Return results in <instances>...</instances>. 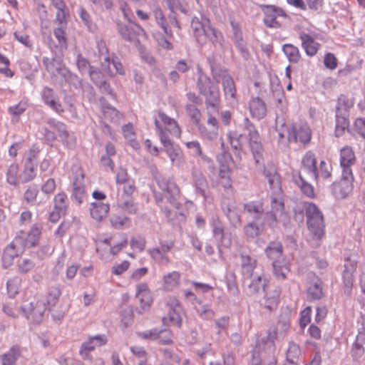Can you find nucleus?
<instances>
[{"label":"nucleus","mask_w":365,"mask_h":365,"mask_svg":"<svg viewBox=\"0 0 365 365\" xmlns=\"http://www.w3.org/2000/svg\"><path fill=\"white\" fill-rule=\"evenodd\" d=\"M264 175L267 178L272 194L271 198V210L279 215V221L282 222V225L287 228L290 224V217L287 212L284 211V202L282 198V188L280 177L277 174L275 168L270 165L265 168Z\"/></svg>","instance_id":"f257e3e1"},{"label":"nucleus","mask_w":365,"mask_h":365,"mask_svg":"<svg viewBox=\"0 0 365 365\" xmlns=\"http://www.w3.org/2000/svg\"><path fill=\"white\" fill-rule=\"evenodd\" d=\"M200 93L205 96L207 109L209 116L207 120L208 125L212 126V130L217 129L218 133L217 120L212 115V113L218 111L220 101V91L217 86L206 75L200 74L197 83Z\"/></svg>","instance_id":"f03ea898"},{"label":"nucleus","mask_w":365,"mask_h":365,"mask_svg":"<svg viewBox=\"0 0 365 365\" xmlns=\"http://www.w3.org/2000/svg\"><path fill=\"white\" fill-rule=\"evenodd\" d=\"M304 208L307 227L310 233L309 240L313 247H318L324 235L325 224L323 214L313 202H305Z\"/></svg>","instance_id":"7ed1b4c3"},{"label":"nucleus","mask_w":365,"mask_h":365,"mask_svg":"<svg viewBox=\"0 0 365 365\" xmlns=\"http://www.w3.org/2000/svg\"><path fill=\"white\" fill-rule=\"evenodd\" d=\"M276 130L278 133V141L280 144L285 145L291 142H300L305 144L311 140V130L306 123L297 127L287 125L282 120H277Z\"/></svg>","instance_id":"20e7f679"},{"label":"nucleus","mask_w":365,"mask_h":365,"mask_svg":"<svg viewBox=\"0 0 365 365\" xmlns=\"http://www.w3.org/2000/svg\"><path fill=\"white\" fill-rule=\"evenodd\" d=\"M155 125L158 132L160 140L164 147V150L168 155L171 165L174 167L182 168L185 163V156L178 145H174L171 140L167 135L163 126L157 120H155Z\"/></svg>","instance_id":"39448f33"},{"label":"nucleus","mask_w":365,"mask_h":365,"mask_svg":"<svg viewBox=\"0 0 365 365\" xmlns=\"http://www.w3.org/2000/svg\"><path fill=\"white\" fill-rule=\"evenodd\" d=\"M290 324L287 317L280 318L273 330H269L265 336L257 338L256 342L260 346H264L269 351H275V341L284 339L289 329Z\"/></svg>","instance_id":"423d86ee"},{"label":"nucleus","mask_w":365,"mask_h":365,"mask_svg":"<svg viewBox=\"0 0 365 365\" xmlns=\"http://www.w3.org/2000/svg\"><path fill=\"white\" fill-rule=\"evenodd\" d=\"M21 309L27 319L39 324L43 321L47 305L44 297H34L30 301H25Z\"/></svg>","instance_id":"0eeeda50"},{"label":"nucleus","mask_w":365,"mask_h":365,"mask_svg":"<svg viewBox=\"0 0 365 365\" xmlns=\"http://www.w3.org/2000/svg\"><path fill=\"white\" fill-rule=\"evenodd\" d=\"M243 126L248 132L250 145L252 150L255 162L257 164H259L262 158V147L259 133L248 118H244Z\"/></svg>","instance_id":"6e6552de"},{"label":"nucleus","mask_w":365,"mask_h":365,"mask_svg":"<svg viewBox=\"0 0 365 365\" xmlns=\"http://www.w3.org/2000/svg\"><path fill=\"white\" fill-rule=\"evenodd\" d=\"M166 305L168 307V313L163 317V321L164 324L169 323L171 325L180 327L182 322V308L178 299L174 297H169L167 300Z\"/></svg>","instance_id":"1a4fd4ad"},{"label":"nucleus","mask_w":365,"mask_h":365,"mask_svg":"<svg viewBox=\"0 0 365 365\" xmlns=\"http://www.w3.org/2000/svg\"><path fill=\"white\" fill-rule=\"evenodd\" d=\"M274 351H269L264 346L256 345L252 351L251 365H276Z\"/></svg>","instance_id":"9d476101"},{"label":"nucleus","mask_w":365,"mask_h":365,"mask_svg":"<svg viewBox=\"0 0 365 365\" xmlns=\"http://www.w3.org/2000/svg\"><path fill=\"white\" fill-rule=\"evenodd\" d=\"M210 225L214 238L220 247L228 248L232 245V240L230 235L225 233L224 225L217 215H213L210 220Z\"/></svg>","instance_id":"9b49d317"},{"label":"nucleus","mask_w":365,"mask_h":365,"mask_svg":"<svg viewBox=\"0 0 365 365\" xmlns=\"http://www.w3.org/2000/svg\"><path fill=\"white\" fill-rule=\"evenodd\" d=\"M25 247L22 242V237H16L15 239L4 249L2 256V265L8 268L12 264L14 258L21 254Z\"/></svg>","instance_id":"f8f14e48"},{"label":"nucleus","mask_w":365,"mask_h":365,"mask_svg":"<svg viewBox=\"0 0 365 365\" xmlns=\"http://www.w3.org/2000/svg\"><path fill=\"white\" fill-rule=\"evenodd\" d=\"M354 175L341 173L339 181L335 182L331 185V190L337 198H345L353 189Z\"/></svg>","instance_id":"ddd939ff"},{"label":"nucleus","mask_w":365,"mask_h":365,"mask_svg":"<svg viewBox=\"0 0 365 365\" xmlns=\"http://www.w3.org/2000/svg\"><path fill=\"white\" fill-rule=\"evenodd\" d=\"M174 247L173 241H160V247L148 250V253L150 257L157 262L169 264L170 259L168 255Z\"/></svg>","instance_id":"4468645a"},{"label":"nucleus","mask_w":365,"mask_h":365,"mask_svg":"<svg viewBox=\"0 0 365 365\" xmlns=\"http://www.w3.org/2000/svg\"><path fill=\"white\" fill-rule=\"evenodd\" d=\"M106 343L107 338L104 334H98L89 337L87 341L81 344L79 354L83 359H90L91 358V352L93 351L96 347L101 346Z\"/></svg>","instance_id":"2eb2a0df"},{"label":"nucleus","mask_w":365,"mask_h":365,"mask_svg":"<svg viewBox=\"0 0 365 365\" xmlns=\"http://www.w3.org/2000/svg\"><path fill=\"white\" fill-rule=\"evenodd\" d=\"M262 7V11L264 14V22L269 27H277L279 23L277 21V18L278 16H287L286 13L282 8L274 5H263Z\"/></svg>","instance_id":"dca6fc26"},{"label":"nucleus","mask_w":365,"mask_h":365,"mask_svg":"<svg viewBox=\"0 0 365 365\" xmlns=\"http://www.w3.org/2000/svg\"><path fill=\"white\" fill-rule=\"evenodd\" d=\"M244 283L247 287V292L250 295H255L262 289H266V279L263 278V273L255 272L251 277L244 278Z\"/></svg>","instance_id":"f3484780"},{"label":"nucleus","mask_w":365,"mask_h":365,"mask_svg":"<svg viewBox=\"0 0 365 365\" xmlns=\"http://www.w3.org/2000/svg\"><path fill=\"white\" fill-rule=\"evenodd\" d=\"M356 156L350 146H344L340 150V166L341 173H353L351 167L354 165Z\"/></svg>","instance_id":"a211bd4d"},{"label":"nucleus","mask_w":365,"mask_h":365,"mask_svg":"<svg viewBox=\"0 0 365 365\" xmlns=\"http://www.w3.org/2000/svg\"><path fill=\"white\" fill-rule=\"evenodd\" d=\"M222 85L226 100L230 106H236L238 100L233 78L229 75L224 76L222 78Z\"/></svg>","instance_id":"6ab92c4d"},{"label":"nucleus","mask_w":365,"mask_h":365,"mask_svg":"<svg viewBox=\"0 0 365 365\" xmlns=\"http://www.w3.org/2000/svg\"><path fill=\"white\" fill-rule=\"evenodd\" d=\"M210 26V21L205 17H193L191 21V27L197 41L200 44L205 43V34L207 29Z\"/></svg>","instance_id":"aec40b11"},{"label":"nucleus","mask_w":365,"mask_h":365,"mask_svg":"<svg viewBox=\"0 0 365 365\" xmlns=\"http://www.w3.org/2000/svg\"><path fill=\"white\" fill-rule=\"evenodd\" d=\"M41 98L43 103L58 113H63L64 109L54 91L44 87L41 91Z\"/></svg>","instance_id":"412c9836"},{"label":"nucleus","mask_w":365,"mask_h":365,"mask_svg":"<svg viewBox=\"0 0 365 365\" xmlns=\"http://www.w3.org/2000/svg\"><path fill=\"white\" fill-rule=\"evenodd\" d=\"M316 164L317 159L314 154L311 151L307 152L302 160V168L309 175V178L314 180H317L319 177Z\"/></svg>","instance_id":"4be33fe9"},{"label":"nucleus","mask_w":365,"mask_h":365,"mask_svg":"<svg viewBox=\"0 0 365 365\" xmlns=\"http://www.w3.org/2000/svg\"><path fill=\"white\" fill-rule=\"evenodd\" d=\"M231 26L233 32V41L235 46L240 52L242 56L245 59L249 58L250 53L247 48V43L242 37V31L239 26V24L235 21H231Z\"/></svg>","instance_id":"5701e85b"},{"label":"nucleus","mask_w":365,"mask_h":365,"mask_svg":"<svg viewBox=\"0 0 365 365\" xmlns=\"http://www.w3.org/2000/svg\"><path fill=\"white\" fill-rule=\"evenodd\" d=\"M136 298L140 304V314L145 311L152 304L151 294L146 284H140L137 287Z\"/></svg>","instance_id":"b1692460"},{"label":"nucleus","mask_w":365,"mask_h":365,"mask_svg":"<svg viewBox=\"0 0 365 365\" xmlns=\"http://www.w3.org/2000/svg\"><path fill=\"white\" fill-rule=\"evenodd\" d=\"M299 37L302 41V47L306 54L309 56L316 55L320 44L317 43L312 36L305 32H301Z\"/></svg>","instance_id":"393cba45"},{"label":"nucleus","mask_w":365,"mask_h":365,"mask_svg":"<svg viewBox=\"0 0 365 365\" xmlns=\"http://www.w3.org/2000/svg\"><path fill=\"white\" fill-rule=\"evenodd\" d=\"M91 217L97 222L102 221L108 215L110 205L102 202H93L90 205Z\"/></svg>","instance_id":"a878e982"},{"label":"nucleus","mask_w":365,"mask_h":365,"mask_svg":"<svg viewBox=\"0 0 365 365\" xmlns=\"http://www.w3.org/2000/svg\"><path fill=\"white\" fill-rule=\"evenodd\" d=\"M307 295L309 300L319 299L323 296V287L322 280L314 277L307 283Z\"/></svg>","instance_id":"bb28decb"},{"label":"nucleus","mask_w":365,"mask_h":365,"mask_svg":"<svg viewBox=\"0 0 365 365\" xmlns=\"http://www.w3.org/2000/svg\"><path fill=\"white\" fill-rule=\"evenodd\" d=\"M96 44L99 53V58L103 68L108 74L111 76L114 75L113 70L110 68V56L108 53V49L106 46V42L103 39H98Z\"/></svg>","instance_id":"cd10ccee"},{"label":"nucleus","mask_w":365,"mask_h":365,"mask_svg":"<svg viewBox=\"0 0 365 365\" xmlns=\"http://www.w3.org/2000/svg\"><path fill=\"white\" fill-rule=\"evenodd\" d=\"M249 110L251 115L257 120L262 119L267 113V106L259 98H252L249 102Z\"/></svg>","instance_id":"c85d7f7f"},{"label":"nucleus","mask_w":365,"mask_h":365,"mask_svg":"<svg viewBox=\"0 0 365 365\" xmlns=\"http://www.w3.org/2000/svg\"><path fill=\"white\" fill-rule=\"evenodd\" d=\"M158 119L157 120L159 123L160 120L163 124L165 125V129L170 133L171 135L176 137L178 138H180L181 135V130L176 122V120L163 112L158 113Z\"/></svg>","instance_id":"c756f323"},{"label":"nucleus","mask_w":365,"mask_h":365,"mask_svg":"<svg viewBox=\"0 0 365 365\" xmlns=\"http://www.w3.org/2000/svg\"><path fill=\"white\" fill-rule=\"evenodd\" d=\"M240 259L241 273L243 279L252 277L255 274V270L257 268L256 259L247 255H241Z\"/></svg>","instance_id":"7c9ffc66"},{"label":"nucleus","mask_w":365,"mask_h":365,"mask_svg":"<svg viewBox=\"0 0 365 365\" xmlns=\"http://www.w3.org/2000/svg\"><path fill=\"white\" fill-rule=\"evenodd\" d=\"M118 31L123 38L128 41H133L137 35L144 34L143 29L135 24L131 26L118 24Z\"/></svg>","instance_id":"2f4dec72"},{"label":"nucleus","mask_w":365,"mask_h":365,"mask_svg":"<svg viewBox=\"0 0 365 365\" xmlns=\"http://www.w3.org/2000/svg\"><path fill=\"white\" fill-rule=\"evenodd\" d=\"M21 349L18 346H13L6 353L0 355V364L16 365V361L21 356Z\"/></svg>","instance_id":"473e14b6"},{"label":"nucleus","mask_w":365,"mask_h":365,"mask_svg":"<svg viewBox=\"0 0 365 365\" xmlns=\"http://www.w3.org/2000/svg\"><path fill=\"white\" fill-rule=\"evenodd\" d=\"M41 235V228L34 225L31 227L29 233L21 232L17 237H22V242L25 247H34L36 245Z\"/></svg>","instance_id":"72a5a7b5"},{"label":"nucleus","mask_w":365,"mask_h":365,"mask_svg":"<svg viewBox=\"0 0 365 365\" xmlns=\"http://www.w3.org/2000/svg\"><path fill=\"white\" fill-rule=\"evenodd\" d=\"M272 267L273 274L278 280L285 279L290 271V264L286 259L273 261Z\"/></svg>","instance_id":"f704fd0d"},{"label":"nucleus","mask_w":365,"mask_h":365,"mask_svg":"<svg viewBox=\"0 0 365 365\" xmlns=\"http://www.w3.org/2000/svg\"><path fill=\"white\" fill-rule=\"evenodd\" d=\"M156 181L159 187L166 192L169 197H174L178 193V188L172 178L160 177L156 179Z\"/></svg>","instance_id":"c9c22d12"},{"label":"nucleus","mask_w":365,"mask_h":365,"mask_svg":"<svg viewBox=\"0 0 365 365\" xmlns=\"http://www.w3.org/2000/svg\"><path fill=\"white\" fill-rule=\"evenodd\" d=\"M117 205L129 214H135L138 211V206L134 203L132 196L118 195Z\"/></svg>","instance_id":"e433bc0d"},{"label":"nucleus","mask_w":365,"mask_h":365,"mask_svg":"<svg viewBox=\"0 0 365 365\" xmlns=\"http://www.w3.org/2000/svg\"><path fill=\"white\" fill-rule=\"evenodd\" d=\"M265 254L272 261L284 259L282 256L283 247L279 242H270L265 249Z\"/></svg>","instance_id":"4c0bfd02"},{"label":"nucleus","mask_w":365,"mask_h":365,"mask_svg":"<svg viewBox=\"0 0 365 365\" xmlns=\"http://www.w3.org/2000/svg\"><path fill=\"white\" fill-rule=\"evenodd\" d=\"M264 292H265L264 301V307L269 310H273V309H276L277 307L278 302H279L280 291L277 288H274V289H269V290L265 289Z\"/></svg>","instance_id":"58836bf2"},{"label":"nucleus","mask_w":365,"mask_h":365,"mask_svg":"<svg viewBox=\"0 0 365 365\" xmlns=\"http://www.w3.org/2000/svg\"><path fill=\"white\" fill-rule=\"evenodd\" d=\"M244 210L255 220L260 219L264 214L263 205L260 202H250L245 204Z\"/></svg>","instance_id":"ea45409f"},{"label":"nucleus","mask_w":365,"mask_h":365,"mask_svg":"<svg viewBox=\"0 0 365 365\" xmlns=\"http://www.w3.org/2000/svg\"><path fill=\"white\" fill-rule=\"evenodd\" d=\"M89 76L91 81L99 88L104 89L108 91L110 94H112V92L110 89L109 85L106 83L103 75L101 72L96 68H91L89 70Z\"/></svg>","instance_id":"a19ab883"},{"label":"nucleus","mask_w":365,"mask_h":365,"mask_svg":"<svg viewBox=\"0 0 365 365\" xmlns=\"http://www.w3.org/2000/svg\"><path fill=\"white\" fill-rule=\"evenodd\" d=\"M207 40L211 41L215 46L222 47L223 46L224 38L222 33L211 26L207 29L205 34V43Z\"/></svg>","instance_id":"79ce46f5"},{"label":"nucleus","mask_w":365,"mask_h":365,"mask_svg":"<svg viewBox=\"0 0 365 365\" xmlns=\"http://www.w3.org/2000/svg\"><path fill=\"white\" fill-rule=\"evenodd\" d=\"M349 125V115H343L336 113L335 136H342Z\"/></svg>","instance_id":"37998d69"},{"label":"nucleus","mask_w":365,"mask_h":365,"mask_svg":"<svg viewBox=\"0 0 365 365\" xmlns=\"http://www.w3.org/2000/svg\"><path fill=\"white\" fill-rule=\"evenodd\" d=\"M282 51L290 63H297L300 61L301 53L297 46L289 43L284 44Z\"/></svg>","instance_id":"c03bdc74"},{"label":"nucleus","mask_w":365,"mask_h":365,"mask_svg":"<svg viewBox=\"0 0 365 365\" xmlns=\"http://www.w3.org/2000/svg\"><path fill=\"white\" fill-rule=\"evenodd\" d=\"M180 274L176 271L167 274L163 277L164 287L167 290H173L180 284Z\"/></svg>","instance_id":"a18cd8bd"},{"label":"nucleus","mask_w":365,"mask_h":365,"mask_svg":"<svg viewBox=\"0 0 365 365\" xmlns=\"http://www.w3.org/2000/svg\"><path fill=\"white\" fill-rule=\"evenodd\" d=\"M354 106L352 99L344 95H341L338 98L336 113L343 115H349V109Z\"/></svg>","instance_id":"49530a36"},{"label":"nucleus","mask_w":365,"mask_h":365,"mask_svg":"<svg viewBox=\"0 0 365 365\" xmlns=\"http://www.w3.org/2000/svg\"><path fill=\"white\" fill-rule=\"evenodd\" d=\"M111 226L117 230L128 228L131 225L130 219L124 215H114L110 219Z\"/></svg>","instance_id":"de8ad7c7"},{"label":"nucleus","mask_w":365,"mask_h":365,"mask_svg":"<svg viewBox=\"0 0 365 365\" xmlns=\"http://www.w3.org/2000/svg\"><path fill=\"white\" fill-rule=\"evenodd\" d=\"M295 183L300 187L302 192L308 197L312 198L314 197V190L313 186L305 181L299 173L297 176H294Z\"/></svg>","instance_id":"09e8293b"},{"label":"nucleus","mask_w":365,"mask_h":365,"mask_svg":"<svg viewBox=\"0 0 365 365\" xmlns=\"http://www.w3.org/2000/svg\"><path fill=\"white\" fill-rule=\"evenodd\" d=\"M54 210L60 213H66L68 200L64 192H58L54 197Z\"/></svg>","instance_id":"8fccbe9b"},{"label":"nucleus","mask_w":365,"mask_h":365,"mask_svg":"<svg viewBox=\"0 0 365 365\" xmlns=\"http://www.w3.org/2000/svg\"><path fill=\"white\" fill-rule=\"evenodd\" d=\"M6 180L8 183L11 185H17L21 182V175L19 173V165L16 163H12L6 173Z\"/></svg>","instance_id":"3c124183"},{"label":"nucleus","mask_w":365,"mask_h":365,"mask_svg":"<svg viewBox=\"0 0 365 365\" xmlns=\"http://www.w3.org/2000/svg\"><path fill=\"white\" fill-rule=\"evenodd\" d=\"M184 144L187 149L192 151L193 156H199L204 161L210 162V158L202 153L200 144L197 140L185 142Z\"/></svg>","instance_id":"603ef678"},{"label":"nucleus","mask_w":365,"mask_h":365,"mask_svg":"<svg viewBox=\"0 0 365 365\" xmlns=\"http://www.w3.org/2000/svg\"><path fill=\"white\" fill-rule=\"evenodd\" d=\"M36 176L35 165L31 161V158H29L25 163V168L22 174H21V182H27Z\"/></svg>","instance_id":"864d4df0"},{"label":"nucleus","mask_w":365,"mask_h":365,"mask_svg":"<svg viewBox=\"0 0 365 365\" xmlns=\"http://www.w3.org/2000/svg\"><path fill=\"white\" fill-rule=\"evenodd\" d=\"M153 14L157 24L163 29L165 34L168 36H172V31L168 28L167 21L162 10L160 8L156 7L153 10Z\"/></svg>","instance_id":"5fc2aeb1"},{"label":"nucleus","mask_w":365,"mask_h":365,"mask_svg":"<svg viewBox=\"0 0 365 365\" xmlns=\"http://www.w3.org/2000/svg\"><path fill=\"white\" fill-rule=\"evenodd\" d=\"M263 230V225H257L255 222H250L244 227V232L250 238H255L259 236Z\"/></svg>","instance_id":"6e6d98bb"},{"label":"nucleus","mask_w":365,"mask_h":365,"mask_svg":"<svg viewBox=\"0 0 365 365\" xmlns=\"http://www.w3.org/2000/svg\"><path fill=\"white\" fill-rule=\"evenodd\" d=\"M86 196L87 195L84 185L74 182L72 192V197L78 202V204L80 205L83 203Z\"/></svg>","instance_id":"4d7b16f0"},{"label":"nucleus","mask_w":365,"mask_h":365,"mask_svg":"<svg viewBox=\"0 0 365 365\" xmlns=\"http://www.w3.org/2000/svg\"><path fill=\"white\" fill-rule=\"evenodd\" d=\"M102 112L104 118L111 122H116L121 118V114L110 106H103Z\"/></svg>","instance_id":"13d9d810"},{"label":"nucleus","mask_w":365,"mask_h":365,"mask_svg":"<svg viewBox=\"0 0 365 365\" xmlns=\"http://www.w3.org/2000/svg\"><path fill=\"white\" fill-rule=\"evenodd\" d=\"M21 279L19 277H14L7 281L6 286L8 294L11 297H14L19 291Z\"/></svg>","instance_id":"bf43d9fd"},{"label":"nucleus","mask_w":365,"mask_h":365,"mask_svg":"<svg viewBox=\"0 0 365 365\" xmlns=\"http://www.w3.org/2000/svg\"><path fill=\"white\" fill-rule=\"evenodd\" d=\"M227 138L229 139L231 146L236 149H241L243 143L244 136L242 134H239L235 131H230L227 133Z\"/></svg>","instance_id":"052dcab7"},{"label":"nucleus","mask_w":365,"mask_h":365,"mask_svg":"<svg viewBox=\"0 0 365 365\" xmlns=\"http://www.w3.org/2000/svg\"><path fill=\"white\" fill-rule=\"evenodd\" d=\"M300 354L299 345L294 342H290L287 351L286 361L297 362Z\"/></svg>","instance_id":"680f3d73"},{"label":"nucleus","mask_w":365,"mask_h":365,"mask_svg":"<svg viewBox=\"0 0 365 365\" xmlns=\"http://www.w3.org/2000/svg\"><path fill=\"white\" fill-rule=\"evenodd\" d=\"M47 123L50 125L51 128L55 129L58 133L60 138L61 136H67V132L68 131L66 129V125L62 122L58 121L54 118H49L47 120Z\"/></svg>","instance_id":"e2e57ef3"},{"label":"nucleus","mask_w":365,"mask_h":365,"mask_svg":"<svg viewBox=\"0 0 365 365\" xmlns=\"http://www.w3.org/2000/svg\"><path fill=\"white\" fill-rule=\"evenodd\" d=\"M38 193V190L36 186L32 185L28 187L24 192V200L30 205H36V197Z\"/></svg>","instance_id":"0e129e2a"},{"label":"nucleus","mask_w":365,"mask_h":365,"mask_svg":"<svg viewBox=\"0 0 365 365\" xmlns=\"http://www.w3.org/2000/svg\"><path fill=\"white\" fill-rule=\"evenodd\" d=\"M61 295V291L58 287H51L48 297L46 299V304L48 307H53L56 304L57 302L59 297Z\"/></svg>","instance_id":"69168bd1"},{"label":"nucleus","mask_w":365,"mask_h":365,"mask_svg":"<svg viewBox=\"0 0 365 365\" xmlns=\"http://www.w3.org/2000/svg\"><path fill=\"white\" fill-rule=\"evenodd\" d=\"M278 223H282L279 221V215L272 211L267 212L264 215V224L267 225L272 229H274Z\"/></svg>","instance_id":"338daca9"},{"label":"nucleus","mask_w":365,"mask_h":365,"mask_svg":"<svg viewBox=\"0 0 365 365\" xmlns=\"http://www.w3.org/2000/svg\"><path fill=\"white\" fill-rule=\"evenodd\" d=\"M158 343L163 345L170 344L173 343V333L169 329H159L158 336Z\"/></svg>","instance_id":"774afa93"}]
</instances>
